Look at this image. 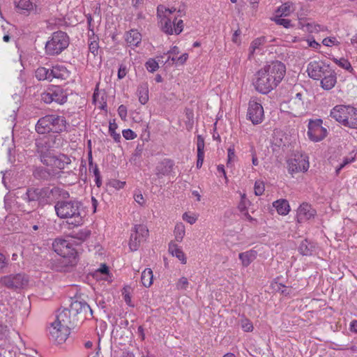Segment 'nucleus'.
I'll return each mask as SVG.
<instances>
[{
	"label": "nucleus",
	"instance_id": "obj_5",
	"mask_svg": "<svg viewBox=\"0 0 357 357\" xmlns=\"http://www.w3.org/2000/svg\"><path fill=\"white\" fill-rule=\"evenodd\" d=\"M69 45V37L66 33L57 31L52 34L50 38L46 42L45 50L48 56L60 54Z\"/></svg>",
	"mask_w": 357,
	"mask_h": 357
},
{
	"label": "nucleus",
	"instance_id": "obj_9",
	"mask_svg": "<svg viewBox=\"0 0 357 357\" xmlns=\"http://www.w3.org/2000/svg\"><path fill=\"white\" fill-rule=\"evenodd\" d=\"M149 236V229L144 225H135L131 230L129 248L131 251H136L139 249L141 243L146 241Z\"/></svg>",
	"mask_w": 357,
	"mask_h": 357
},
{
	"label": "nucleus",
	"instance_id": "obj_62",
	"mask_svg": "<svg viewBox=\"0 0 357 357\" xmlns=\"http://www.w3.org/2000/svg\"><path fill=\"white\" fill-rule=\"evenodd\" d=\"M183 220L188 222L190 225L194 224L196 222V220H197L196 218L189 215L188 213H185L183 215Z\"/></svg>",
	"mask_w": 357,
	"mask_h": 357
},
{
	"label": "nucleus",
	"instance_id": "obj_47",
	"mask_svg": "<svg viewBox=\"0 0 357 357\" xmlns=\"http://www.w3.org/2000/svg\"><path fill=\"white\" fill-rule=\"evenodd\" d=\"M145 66L150 73H153L159 68L158 63L154 59H149L146 63Z\"/></svg>",
	"mask_w": 357,
	"mask_h": 357
},
{
	"label": "nucleus",
	"instance_id": "obj_39",
	"mask_svg": "<svg viewBox=\"0 0 357 357\" xmlns=\"http://www.w3.org/2000/svg\"><path fill=\"white\" fill-rule=\"evenodd\" d=\"M14 4L22 13L29 12L33 8V5L30 0H14Z\"/></svg>",
	"mask_w": 357,
	"mask_h": 357
},
{
	"label": "nucleus",
	"instance_id": "obj_31",
	"mask_svg": "<svg viewBox=\"0 0 357 357\" xmlns=\"http://www.w3.org/2000/svg\"><path fill=\"white\" fill-rule=\"evenodd\" d=\"M52 79H66L68 76V70L63 66H55L50 68Z\"/></svg>",
	"mask_w": 357,
	"mask_h": 357
},
{
	"label": "nucleus",
	"instance_id": "obj_44",
	"mask_svg": "<svg viewBox=\"0 0 357 357\" xmlns=\"http://www.w3.org/2000/svg\"><path fill=\"white\" fill-rule=\"evenodd\" d=\"M118 126L117 124L114 122H109V132L111 135V137H113L114 140L116 142H120L121 139V135L120 134L116 132V130L117 129Z\"/></svg>",
	"mask_w": 357,
	"mask_h": 357
},
{
	"label": "nucleus",
	"instance_id": "obj_63",
	"mask_svg": "<svg viewBox=\"0 0 357 357\" xmlns=\"http://www.w3.org/2000/svg\"><path fill=\"white\" fill-rule=\"evenodd\" d=\"M126 67L123 65H121L118 70V78L121 79L126 75Z\"/></svg>",
	"mask_w": 357,
	"mask_h": 357
},
{
	"label": "nucleus",
	"instance_id": "obj_56",
	"mask_svg": "<svg viewBox=\"0 0 357 357\" xmlns=\"http://www.w3.org/2000/svg\"><path fill=\"white\" fill-rule=\"evenodd\" d=\"M122 134L126 139H134L135 137H137L135 132L130 129L123 130Z\"/></svg>",
	"mask_w": 357,
	"mask_h": 357
},
{
	"label": "nucleus",
	"instance_id": "obj_54",
	"mask_svg": "<svg viewBox=\"0 0 357 357\" xmlns=\"http://www.w3.org/2000/svg\"><path fill=\"white\" fill-rule=\"evenodd\" d=\"M99 45L98 43L96 40L91 42L89 45V50L91 53L96 56L98 53Z\"/></svg>",
	"mask_w": 357,
	"mask_h": 357
},
{
	"label": "nucleus",
	"instance_id": "obj_15",
	"mask_svg": "<svg viewBox=\"0 0 357 357\" xmlns=\"http://www.w3.org/2000/svg\"><path fill=\"white\" fill-rule=\"evenodd\" d=\"M54 322L57 326H61L70 330L71 328H74L78 324L79 319L73 316L69 308H65L56 315Z\"/></svg>",
	"mask_w": 357,
	"mask_h": 357
},
{
	"label": "nucleus",
	"instance_id": "obj_58",
	"mask_svg": "<svg viewBox=\"0 0 357 357\" xmlns=\"http://www.w3.org/2000/svg\"><path fill=\"white\" fill-rule=\"evenodd\" d=\"M8 265V259L0 252V271H3V269L6 268Z\"/></svg>",
	"mask_w": 357,
	"mask_h": 357
},
{
	"label": "nucleus",
	"instance_id": "obj_22",
	"mask_svg": "<svg viewBox=\"0 0 357 357\" xmlns=\"http://www.w3.org/2000/svg\"><path fill=\"white\" fill-rule=\"evenodd\" d=\"M60 172L56 169H50L47 167L39 166L36 167L32 172L33 178L40 181H50L54 179Z\"/></svg>",
	"mask_w": 357,
	"mask_h": 357
},
{
	"label": "nucleus",
	"instance_id": "obj_26",
	"mask_svg": "<svg viewBox=\"0 0 357 357\" xmlns=\"http://www.w3.org/2000/svg\"><path fill=\"white\" fill-rule=\"evenodd\" d=\"M337 82V74L334 70L330 69L321 79V86L323 89L328 91L332 89Z\"/></svg>",
	"mask_w": 357,
	"mask_h": 357
},
{
	"label": "nucleus",
	"instance_id": "obj_34",
	"mask_svg": "<svg viewBox=\"0 0 357 357\" xmlns=\"http://www.w3.org/2000/svg\"><path fill=\"white\" fill-rule=\"evenodd\" d=\"M126 40L130 46L137 47L141 43L142 36L136 30H131L126 33Z\"/></svg>",
	"mask_w": 357,
	"mask_h": 357
},
{
	"label": "nucleus",
	"instance_id": "obj_61",
	"mask_svg": "<svg viewBox=\"0 0 357 357\" xmlns=\"http://www.w3.org/2000/svg\"><path fill=\"white\" fill-rule=\"evenodd\" d=\"M276 286H277V288L275 289L276 291L280 292L282 294H283L284 296H287L290 294V292L289 291H287V287L284 286V284L280 283V284H276Z\"/></svg>",
	"mask_w": 357,
	"mask_h": 357
},
{
	"label": "nucleus",
	"instance_id": "obj_43",
	"mask_svg": "<svg viewBox=\"0 0 357 357\" xmlns=\"http://www.w3.org/2000/svg\"><path fill=\"white\" fill-rule=\"evenodd\" d=\"M282 15H276L274 17L271 18V20L274 21L278 25L282 26L284 28L291 27V20L282 18Z\"/></svg>",
	"mask_w": 357,
	"mask_h": 357
},
{
	"label": "nucleus",
	"instance_id": "obj_45",
	"mask_svg": "<svg viewBox=\"0 0 357 357\" xmlns=\"http://www.w3.org/2000/svg\"><path fill=\"white\" fill-rule=\"evenodd\" d=\"M291 3L289 2L282 4L277 10V13H278V15L282 16H288L291 12Z\"/></svg>",
	"mask_w": 357,
	"mask_h": 357
},
{
	"label": "nucleus",
	"instance_id": "obj_29",
	"mask_svg": "<svg viewBox=\"0 0 357 357\" xmlns=\"http://www.w3.org/2000/svg\"><path fill=\"white\" fill-rule=\"evenodd\" d=\"M349 114L347 115L344 126L352 129H357V108L349 107Z\"/></svg>",
	"mask_w": 357,
	"mask_h": 357
},
{
	"label": "nucleus",
	"instance_id": "obj_14",
	"mask_svg": "<svg viewBox=\"0 0 357 357\" xmlns=\"http://www.w3.org/2000/svg\"><path fill=\"white\" fill-rule=\"evenodd\" d=\"M306 91L298 92L289 100V108L294 116L300 115L306 110Z\"/></svg>",
	"mask_w": 357,
	"mask_h": 357
},
{
	"label": "nucleus",
	"instance_id": "obj_4",
	"mask_svg": "<svg viewBox=\"0 0 357 357\" xmlns=\"http://www.w3.org/2000/svg\"><path fill=\"white\" fill-rule=\"evenodd\" d=\"M63 139L59 134L53 133L36 140V152L39 160L47 158L56 149L63 145Z\"/></svg>",
	"mask_w": 357,
	"mask_h": 357
},
{
	"label": "nucleus",
	"instance_id": "obj_1",
	"mask_svg": "<svg viewBox=\"0 0 357 357\" xmlns=\"http://www.w3.org/2000/svg\"><path fill=\"white\" fill-rule=\"evenodd\" d=\"M21 197L32 207L36 205L43 207L53 203L56 204L58 199H68L70 194L67 190L58 186L29 187Z\"/></svg>",
	"mask_w": 357,
	"mask_h": 357
},
{
	"label": "nucleus",
	"instance_id": "obj_8",
	"mask_svg": "<svg viewBox=\"0 0 357 357\" xmlns=\"http://www.w3.org/2000/svg\"><path fill=\"white\" fill-rule=\"evenodd\" d=\"M67 93L59 86H52L41 94V100L47 104L55 102L62 105L67 101Z\"/></svg>",
	"mask_w": 357,
	"mask_h": 357
},
{
	"label": "nucleus",
	"instance_id": "obj_53",
	"mask_svg": "<svg viewBox=\"0 0 357 357\" xmlns=\"http://www.w3.org/2000/svg\"><path fill=\"white\" fill-rule=\"evenodd\" d=\"M188 279L185 277H182L179 279L176 284V288L178 289H183L185 290L188 287Z\"/></svg>",
	"mask_w": 357,
	"mask_h": 357
},
{
	"label": "nucleus",
	"instance_id": "obj_6",
	"mask_svg": "<svg viewBox=\"0 0 357 357\" xmlns=\"http://www.w3.org/2000/svg\"><path fill=\"white\" fill-rule=\"evenodd\" d=\"M253 85L255 89L262 94H267L274 89L279 84L275 82V77L272 78L264 68L255 75Z\"/></svg>",
	"mask_w": 357,
	"mask_h": 357
},
{
	"label": "nucleus",
	"instance_id": "obj_23",
	"mask_svg": "<svg viewBox=\"0 0 357 357\" xmlns=\"http://www.w3.org/2000/svg\"><path fill=\"white\" fill-rule=\"evenodd\" d=\"M52 247L58 255L77 254L76 250L71 247L70 243L64 239L56 238L52 243Z\"/></svg>",
	"mask_w": 357,
	"mask_h": 357
},
{
	"label": "nucleus",
	"instance_id": "obj_52",
	"mask_svg": "<svg viewBox=\"0 0 357 357\" xmlns=\"http://www.w3.org/2000/svg\"><path fill=\"white\" fill-rule=\"evenodd\" d=\"M255 193L256 195H261L264 192V184L261 181H256L255 183Z\"/></svg>",
	"mask_w": 357,
	"mask_h": 357
},
{
	"label": "nucleus",
	"instance_id": "obj_28",
	"mask_svg": "<svg viewBox=\"0 0 357 357\" xmlns=\"http://www.w3.org/2000/svg\"><path fill=\"white\" fill-rule=\"evenodd\" d=\"M298 252L303 256H310L313 254L315 250V243L307 239L303 240L299 246Z\"/></svg>",
	"mask_w": 357,
	"mask_h": 357
},
{
	"label": "nucleus",
	"instance_id": "obj_40",
	"mask_svg": "<svg viewBox=\"0 0 357 357\" xmlns=\"http://www.w3.org/2000/svg\"><path fill=\"white\" fill-rule=\"evenodd\" d=\"M267 42L265 36H261L255 39L250 44V54L249 56L253 55L257 50H260V47L263 46Z\"/></svg>",
	"mask_w": 357,
	"mask_h": 357
},
{
	"label": "nucleus",
	"instance_id": "obj_57",
	"mask_svg": "<svg viewBox=\"0 0 357 357\" xmlns=\"http://www.w3.org/2000/svg\"><path fill=\"white\" fill-rule=\"evenodd\" d=\"M354 159L345 158L342 163L340 164V165L336 168L335 173L337 175H338L341 171L347 165L351 163Z\"/></svg>",
	"mask_w": 357,
	"mask_h": 357
},
{
	"label": "nucleus",
	"instance_id": "obj_2",
	"mask_svg": "<svg viewBox=\"0 0 357 357\" xmlns=\"http://www.w3.org/2000/svg\"><path fill=\"white\" fill-rule=\"evenodd\" d=\"M56 215L60 219H66L69 229L78 227L83 223V204L76 198L60 199L54 205Z\"/></svg>",
	"mask_w": 357,
	"mask_h": 357
},
{
	"label": "nucleus",
	"instance_id": "obj_46",
	"mask_svg": "<svg viewBox=\"0 0 357 357\" xmlns=\"http://www.w3.org/2000/svg\"><path fill=\"white\" fill-rule=\"evenodd\" d=\"M334 62L337 64L340 67L351 72L353 70V68L350 63V62L344 58H342L340 59H333Z\"/></svg>",
	"mask_w": 357,
	"mask_h": 357
},
{
	"label": "nucleus",
	"instance_id": "obj_51",
	"mask_svg": "<svg viewBox=\"0 0 357 357\" xmlns=\"http://www.w3.org/2000/svg\"><path fill=\"white\" fill-rule=\"evenodd\" d=\"M241 326L242 329L245 332H251L254 328L252 323L248 319L246 318L241 319Z\"/></svg>",
	"mask_w": 357,
	"mask_h": 357
},
{
	"label": "nucleus",
	"instance_id": "obj_48",
	"mask_svg": "<svg viewBox=\"0 0 357 357\" xmlns=\"http://www.w3.org/2000/svg\"><path fill=\"white\" fill-rule=\"evenodd\" d=\"M98 98H99V93H98V91H94V93L93 94V102L94 103H96V104L97 102H99V103H100L99 107L101 109H102V110L106 109V108H107V101H106L105 98L103 96H102L101 97V100H99Z\"/></svg>",
	"mask_w": 357,
	"mask_h": 357
},
{
	"label": "nucleus",
	"instance_id": "obj_11",
	"mask_svg": "<svg viewBox=\"0 0 357 357\" xmlns=\"http://www.w3.org/2000/svg\"><path fill=\"white\" fill-rule=\"evenodd\" d=\"M323 121L321 119L310 120L308 123L307 132L309 139L314 142L323 140L327 135V130L322 126Z\"/></svg>",
	"mask_w": 357,
	"mask_h": 357
},
{
	"label": "nucleus",
	"instance_id": "obj_24",
	"mask_svg": "<svg viewBox=\"0 0 357 357\" xmlns=\"http://www.w3.org/2000/svg\"><path fill=\"white\" fill-rule=\"evenodd\" d=\"M351 107V105H336L331 109L330 116L342 126H344L347 115L349 114V107Z\"/></svg>",
	"mask_w": 357,
	"mask_h": 357
},
{
	"label": "nucleus",
	"instance_id": "obj_33",
	"mask_svg": "<svg viewBox=\"0 0 357 357\" xmlns=\"http://www.w3.org/2000/svg\"><path fill=\"white\" fill-rule=\"evenodd\" d=\"M168 250L169 252L172 255V256H174L176 258H178L181 261L182 264H185L186 263V257L185 256V254L183 252V250L178 248L177 244L171 241L169 243Z\"/></svg>",
	"mask_w": 357,
	"mask_h": 357
},
{
	"label": "nucleus",
	"instance_id": "obj_37",
	"mask_svg": "<svg viewBox=\"0 0 357 357\" xmlns=\"http://www.w3.org/2000/svg\"><path fill=\"white\" fill-rule=\"evenodd\" d=\"M35 76L36 79L40 81H52L50 68H47L45 67L38 68L35 72Z\"/></svg>",
	"mask_w": 357,
	"mask_h": 357
},
{
	"label": "nucleus",
	"instance_id": "obj_16",
	"mask_svg": "<svg viewBox=\"0 0 357 357\" xmlns=\"http://www.w3.org/2000/svg\"><path fill=\"white\" fill-rule=\"evenodd\" d=\"M331 69L329 65H326L321 61H313L308 63L307 72L310 78L319 80Z\"/></svg>",
	"mask_w": 357,
	"mask_h": 357
},
{
	"label": "nucleus",
	"instance_id": "obj_41",
	"mask_svg": "<svg viewBox=\"0 0 357 357\" xmlns=\"http://www.w3.org/2000/svg\"><path fill=\"white\" fill-rule=\"evenodd\" d=\"M91 235V231L87 229H80L77 231H73L70 236L76 239H78L81 241H86Z\"/></svg>",
	"mask_w": 357,
	"mask_h": 357
},
{
	"label": "nucleus",
	"instance_id": "obj_64",
	"mask_svg": "<svg viewBox=\"0 0 357 357\" xmlns=\"http://www.w3.org/2000/svg\"><path fill=\"white\" fill-rule=\"evenodd\" d=\"M123 296L124 301L127 305H128L129 306H134L131 303V298L130 296V294L126 289H124V291H123Z\"/></svg>",
	"mask_w": 357,
	"mask_h": 357
},
{
	"label": "nucleus",
	"instance_id": "obj_18",
	"mask_svg": "<svg viewBox=\"0 0 357 357\" xmlns=\"http://www.w3.org/2000/svg\"><path fill=\"white\" fill-rule=\"evenodd\" d=\"M0 282L9 289H22L28 284V279L24 274L18 273L2 277Z\"/></svg>",
	"mask_w": 357,
	"mask_h": 357
},
{
	"label": "nucleus",
	"instance_id": "obj_42",
	"mask_svg": "<svg viewBox=\"0 0 357 357\" xmlns=\"http://www.w3.org/2000/svg\"><path fill=\"white\" fill-rule=\"evenodd\" d=\"M174 236H175V240L177 242H181L184 236H185V226L183 223L180 222L176 225L174 227Z\"/></svg>",
	"mask_w": 357,
	"mask_h": 357
},
{
	"label": "nucleus",
	"instance_id": "obj_3",
	"mask_svg": "<svg viewBox=\"0 0 357 357\" xmlns=\"http://www.w3.org/2000/svg\"><path fill=\"white\" fill-rule=\"evenodd\" d=\"M68 123L63 116L47 114L40 117L35 126V130L40 135L50 132L60 134L67 131Z\"/></svg>",
	"mask_w": 357,
	"mask_h": 357
},
{
	"label": "nucleus",
	"instance_id": "obj_60",
	"mask_svg": "<svg viewBox=\"0 0 357 357\" xmlns=\"http://www.w3.org/2000/svg\"><path fill=\"white\" fill-rule=\"evenodd\" d=\"M338 42L337 40V39L335 38V37H332V38H324L323 40H322V43L325 46H328V47H330L332 45H335L337 44Z\"/></svg>",
	"mask_w": 357,
	"mask_h": 357
},
{
	"label": "nucleus",
	"instance_id": "obj_25",
	"mask_svg": "<svg viewBox=\"0 0 357 357\" xmlns=\"http://www.w3.org/2000/svg\"><path fill=\"white\" fill-rule=\"evenodd\" d=\"M316 214V211L312 207V206L307 203H303L300 205L297 211V221L300 223L305 222L314 216Z\"/></svg>",
	"mask_w": 357,
	"mask_h": 357
},
{
	"label": "nucleus",
	"instance_id": "obj_17",
	"mask_svg": "<svg viewBox=\"0 0 357 357\" xmlns=\"http://www.w3.org/2000/svg\"><path fill=\"white\" fill-rule=\"evenodd\" d=\"M175 162L170 158H164L158 162L155 167L156 178L162 179L166 176L174 175Z\"/></svg>",
	"mask_w": 357,
	"mask_h": 357
},
{
	"label": "nucleus",
	"instance_id": "obj_12",
	"mask_svg": "<svg viewBox=\"0 0 357 357\" xmlns=\"http://www.w3.org/2000/svg\"><path fill=\"white\" fill-rule=\"evenodd\" d=\"M288 171L290 174L306 172L309 168L308 157L302 153L294 154V157L287 160Z\"/></svg>",
	"mask_w": 357,
	"mask_h": 357
},
{
	"label": "nucleus",
	"instance_id": "obj_27",
	"mask_svg": "<svg viewBox=\"0 0 357 357\" xmlns=\"http://www.w3.org/2000/svg\"><path fill=\"white\" fill-rule=\"evenodd\" d=\"M197 160L196 166L198 169L201 168L204 158V139L199 135L197 137Z\"/></svg>",
	"mask_w": 357,
	"mask_h": 357
},
{
	"label": "nucleus",
	"instance_id": "obj_59",
	"mask_svg": "<svg viewBox=\"0 0 357 357\" xmlns=\"http://www.w3.org/2000/svg\"><path fill=\"white\" fill-rule=\"evenodd\" d=\"M118 114L121 119L125 120L127 116V108L124 105H121L118 108Z\"/></svg>",
	"mask_w": 357,
	"mask_h": 357
},
{
	"label": "nucleus",
	"instance_id": "obj_20",
	"mask_svg": "<svg viewBox=\"0 0 357 357\" xmlns=\"http://www.w3.org/2000/svg\"><path fill=\"white\" fill-rule=\"evenodd\" d=\"M70 335V330L61 326L56 325L55 322L52 323L49 328V337L56 344L63 343Z\"/></svg>",
	"mask_w": 357,
	"mask_h": 357
},
{
	"label": "nucleus",
	"instance_id": "obj_19",
	"mask_svg": "<svg viewBox=\"0 0 357 357\" xmlns=\"http://www.w3.org/2000/svg\"><path fill=\"white\" fill-rule=\"evenodd\" d=\"M247 116L254 125L261 123L264 119V112L262 105L255 100H250Z\"/></svg>",
	"mask_w": 357,
	"mask_h": 357
},
{
	"label": "nucleus",
	"instance_id": "obj_50",
	"mask_svg": "<svg viewBox=\"0 0 357 357\" xmlns=\"http://www.w3.org/2000/svg\"><path fill=\"white\" fill-rule=\"evenodd\" d=\"M173 24H174V33L176 35L181 33L183 29V22L182 20H177L176 17H174L173 20Z\"/></svg>",
	"mask_w": 357,
	"mask_h": 357
},
{
	"label": "nucleus",
	"instance_id": "obj_35",
	"mask_svg": "<svg viewBox=\"0 0 357 357\" xmlns=\"http://www.w3.org/2000/svg\"><path fill=\"white\" fill-rule=\"evenodd\" d=\"M273 206L280 215H285L290 211L289 202L286 199H279L273 202Z\"/></svg>",
	"mask_w": 357,
	"mask_h": 357
},
{
	"label": "nucleus",
	"instance_id": "obj_36",
	"mask_svg": "<svg viewBox=\"0 0 357 357\" xmlns=\"http://www.w3.org/2000/svg\"><path fill=\"white\" fill-rule=\"evenodd\" d=\"M137 93L140 103L145 105L149 100V88L147 83L141 84L137 88Z\"/></svg>",
	"mask_w": 357,
	"mask_h": 357
},
{
	"label": "nucleus",
	"instance_id": "obj_10",
	"mask_svg": "<svg viewBox=\"0 0 357 357\" xmlns=\"http://www.w3.org/2000/svg\"><path fill=\"white\" fill-rule=\"evenodd\" d=\"M40 161L47 167H52L60 171L64 169L67 165L71 163L70 158L64 153L58 155L52 153L47 155V158H43V160H40Z\"/></svg>",
	"mask_w": 357,
	"mask_h": 357
},
{
	"label": "nucleus",
	"instance_id": "obj_13",
	"mask_svg": "<svg viewBox=\"0 0 357 357\" xmlns=\"http://www.w3.org/2000/svg\"><path fill=\"white\" fill-rule=\"evenodd\" d=\"M69 310L73 316L79 319V322L93 316V310L89 305L84 301H74L71 303Z\"/></svg>",
	"mask_w": 357,
	"mask_h": 357
},
{
	"label": "nucleus",
	"instance_id": "obj_49",
	"mask_svg": "<svg viewBox=\"0 0 357 357\" xmlns=\"http://www.w3.org/2000/svg\"><path fill=\"white\" fill-rule=\"evenodd\" d=\"M89 170L90 172L93 174L94 176L100 174L97 165H93V163L92 155L91 152L89 153Z\"/></svg>",
	"mask_w": 357,
	"mask_h": 357
},
{
	"label": "nucleus",
	"instance_id": "obj_21",
	"mask_svg": "<svg viewBox=\"0 0 357 357\" xmlns=\"http://www.w3.org/2000/svg\"><path fill=\"white\" fill-rule=\"evenodd\" d=\"M264 68L272 78H276L275 82L278 84L281 82L286 73L285 65L279 61H273L271 63L265 66Z\"/></svg>",
	"mask_w": 357,
	"mask_h": 357
},
{
	"label": "nucleus",
	"instance_id": "obj_55",
	"mask_svg": "<svg viewBox=\"0 0 357 357\" xmlns=\"http://www.w3.org/2000/svg\"><path fill=\"white\" fill-rule=\"evenodd\" d=\"M303 42H305L307 45V47H310L313 49H318L319 47H320V44L319 43H317L313 37L310 38H307L306 40L303 39Z\"/></svg>",
	"mask_w": 357,
	"mask_h": 357
},
{
	"label": "nucleus",
	"instance_id": "obj_30",
	"mask_svg": "<svg viewBox=\"0 0 357 357\" xmlns=\"http://www.w3.org/2000/svg\"><path fill=\"white\" fill-rule=\"evenodd\" d=\"M173 20H172V17L169 16H167V15H164L162 17H161L160 21V26L161 30L168 34L172 35L174 33V24H173Z\"/></svg>",
	"mask_w": 357,
	"mask_h": 357
},
{
	"label": "nucleus",
	"instance_id": "obj_38",
	"mask_svg": "<svg viewBox=\"0 0 357 357\" xmlns=\"http://www.w3.org/2000/svg\"><path fill=\"white\" fill-rule=\"evenodd\" d=\"M153 271L151 268H145L142 273L141 282L145 287H149L153 284Z\"/></svg>",
	"mask_w": 357,
	"mask_h": 357
},
{
	"label": "nucleus",
	"instance_id": "obj_32",
	"mask_svg": "<svg viewBox=\"0 0 357 357\" xmlns=\"http://www.w3.org/2000/svg\"><path fill=\"white\" fill-rule=\"evenodd\" d=\"M256 257L257 252L252 250L241 252L238 255V258L244 267H248Z\"/></svg>",
	"mask_w": 357,
	"mask_h": 357
},
{
	"label": "nucleus",
	"instance_id": "obj_7",
	"mask_svg": "<svg viewBox=\"0 0 357 357\" xmlns=\"http://www.w3.org/2000/svg\"><path fill=\"white\" fill-rule=\"evenodd\" d=\"M77 254L75 255H59L58 257L52 259L50 267L57 272H70L77 265Z\"/></svg>",
	"mask_w": 357,
	"mask_h": 357
}]
</instances>
